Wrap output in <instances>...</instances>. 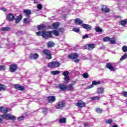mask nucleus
Here are the masks:
<instances>
[{
	"label": "nucleus",
	"instance_id": "nucleus-1",
	"mask_svg": "<svg viewBox=\"0 0 127 127\" xmlns=\"http://www.w3.org/2000/svg\"><path fill=\"white\" fill-rule=\"evenodd\" d=\"M0 112L3 114V115H0V124H2L3 120H7V121H15L16 120V117L7 113L9 112V109L3 106L0 107Z\"/></svg>",
	"mask_w": 127,
	"mask_h": 127
},
{
	"label": "nucleus",
	"instance_id": "nucleus-2",
	"mask_svg": "<svg viewBox=\"0 0 127 127\" xmlns=\"http://www.w3.org/2000/svg\"><path fill=\"white\" fill-rule=\"evenodd\" d=\"M37 36H42L44 39H49V38H53L54 34L55 36H59L60 34L59 31L54 30L53 31H47L46 30L39 31L36 33Z\"/></svg>",
	"mask_w": 127,
	"mask_h": 127
},
{
	"label": "nucleus",
	"instance_id": "nucleus-3",
	"mask_svg": "<svg viewBox=\"0 0 127 127\" xmlns=\"http://www.w3.org/2000/svg\"><path fill=\"white\" fill-rule=\"evenodd\" d=\"M60 65L61 64L58 61H54L49 63L48 64V67L52 69H54V68H58Z\"/></svg>",
	"mask_w": 127,
	"mask_h": 127
},
{
	"label": "nucleus",
	"instance_id": "nucleus-4",
	"mask_svg": "<svg viewBox=\"0 0 127 127\" xmlns=\"http://www.w3.org/2000/svg\"><path fill=\"white\" fill-rule=\"evenodd\" d=\"M42 53L45 56H46V59L48 60H50L52 58V54H51V50L45 49L42 51Z\"/></svg>",
	"mask_w": 127,
	"mask_h": 127
},
{
	"label": "nucleus",
	"instance_id": "nucleus-5",
	"mask_svg": "<svg viewBox=\"0 0 127 127\" xmlns=\"http://www.w3.org/2000/svg\"><path fill=\"white\" fill-rule=\"evenodd\" d=\"M69 74H70V72L68 71H64L62 73V75H63V76H64V80L67 83H69V81H70V77H69V76H68Z\"/></svg>",
	"mask_w": 127,
	"mask_h": 127
},
{
	"label": "nucleus",
	"instance_id": "nucleus-6",
	"mask_svg": "<svg viewBox=\"0 0 127 127\" xmlns=\"http://www.w3.org/2000/svg\"><path fill=\"white\" fill-rule=\"evenodd\" d=\"M95 47L96 46L95 45V44H87L83 47V48H84V49H86L87 50L91 51V50H93V49H94V48H95Z\"/></svg>",
	"mask_w": 127,
	"mask_h": 127
},
{
	"label": "nucleus",
	"instance_id": "nucleus-7",
	"mask_svg": "<svg viewBox=\"0 0 127 127\" xmlns=\"http://www.w3.org/2000/svg\"><path fill=\"white\" fill-rule=\"evenodd\" d=\"M59 25H60L59 22H55L51 25H49L48 26V28H49L50 29H58V28L59 27Z\"/></svg>",
	"mask_w": 127,
	"mask_h": 127
},
{
	"label": "nucleus",
	"instance_id": "nucleus-8",
	"mask_svg": "<svg viewBox=\"0 0 127 127\" xmlns=\"http://www.w3.org/2000/svg\"><path fill=\"white\" fill-rule=\"evenodd\" d=\"M65 106H66V104L64 103V101L62 100L61 102H59L57 103V105L56 106V109L62 110Z\"/></svg>",
	"mask_w": 127,
	"mask_h": 127
},
{
	"label": "nucleus",
	"instance_id": "nucleus-9",
	"mask_svg": "<svg viewBox=\"0 0 127 127\" xmlns=\"http://www.w3.org/2000/svg\"><path fill=\"white\" fill-rule=\"evenodd\" d=\"M13 87L14 88V89H15L16 90H17V91H24L25 90V87L24 86H22L19 84H14Z\"/></svg>",
	"mask_w": 127,
	"mask_h": 127
},
{
	"label": "nucleus",
	"instance_id": "nucleus-10",
	"mask_svg": "<svg viewBox=\"0 0 127 127\" xmlns=\"http://www.w3.org/2000/svg\"><path fill=\"white\" fill-rule=\"evenodd\" d=\"M17 69H18V67L17 66V64H11L9 67V71L10 72H14Z\"/></svg>",
	"mask_w": 127,
	"mask_h": 127
},
{
	"label": "nucleus",
	"instance_id": "nucleus-11",
	"mask_svg": "<svg viewBox=\"0 0 127 127\" xmlns=\"http://www.w3.org/2000/svg\"><path fill=\"white\" fill-rule=\"evenodd\" d=\"M15 17L14 14L10 13L6 16V19H7L8 21H13L15 19Z\"/></svg>",
	"mask_w": 127,
	"mask_h": 127
},
{
	"label": "nucleus",
	"instance_id": "nucleus-12",
	"mask_svg": "<svg viewBox=\"0 0 127 127\" xmlns=\"http://www.w3.org/2000/svg\"><path fill=\"white\" fill-rule=\"evenodd\" d=\"M48 103L50 104H52L56 101V97L54 96H49L47 97Z\"/></svg>",
	"mask_w": 127,
	"mask_h": 127
},
{
	"label": "nucleus",
	"instance_id": "nucleus-13",
	"mask_svg": "<svg viewBox=\"0 0 127 127\" xmlns=\"http://www.w3.org/2000/svg\"><path fill=\"white\" fill-rule=\"evenodd\" d=\"M79 57V55L77 53H72L68 56V58L69 59H71L72 60L74 59H77Z\"/></svg>",
	"mask_w": 127,
	"mask_h": 127
},
{
	"label": "nucleus",
	"instance_id": "nucleus-14",
	"mask_svg": "<svg viewBox=\"0 0 127 127\" xmlns=\"http://www.w3.org/2000/svg\"><path fill=\"white\" fill-rule=\"evenodd\" d=\"M39 58V55L37 53L31 54L29 55V58L31 60H37V59Z\"/></svg>",
	"mask_w": 127,
	"mask_h": 127
},
{
	"label": "nucleus",
	"instance_id": "nucleus-15",
	"mask_svg": "<svg viewBox=\"0 0 127 127\" xmlns=\"http://www.w3.org/2000/svg\"><path fill=\"white\" fill-rule=\"evenodd\" d=\"M76 106L79 108V109H82L86 106V103L82 100H79L76 103Z\"/></svg>",
	"mask_w": 127,
	"mask_h": 127
},
{
	"label": "nucleus",
	"instance_id": "nucleus-16",
	"mask_svg": "<svg viewBox=\"0 0 127 127\" xmlns=\"http://www.w3.org/2000/svg\"><path fill=\"white\" fill-rule=\"evenodd\" d=\"M100 84H101V81H93L92 84H91L90 86L87 87L86 88V89L89 90V89H91V88H93V87H94V85L96 86L97 85H100Z\"/></svg>",
	"mask_w": 127,
	"mask_h": 127
},
{
	"label": "nucleus",
	"instance_id": "nucleus-17",
	"mask_svg": "<svg viewBox=\"0 0 127 127\" xmlns=\"http://www.w3.org/2000/svg\"><path fill=\"white\" fill-rule=\"evenodd\" d=\"M74 22L76 23V25H80L82 26L83 25V20H81V19L77 18L75 19H74Z\"/></svg>",
	"mask_w": 127,
	"mask_h": 127
},
{
	"label": "nucleus",
	"instance_id": "nucleus-18",
	"mask_svg": "<svg viewBox=\"0 0 127 127\" xmlns=\"http://www.w3.org/2000/svg\"><path fill=\"white\" fill-rule=\"evenodd\" d=\"M48 48H53L55 46V43L53 41H50L47 43Z\"/></svg>",
	"mask_w": 127,
	"mask_h": 127
},
{
	"label": "nucleus",
	"instance_id": "nucleus-19",
	"mask_svg": "<svg viewBox=\"0 0 127 127\" xmlns=\"http://www.w3.org/2000/svg\"><path fill=\"white\" fill-rule=\"evenodd\" d=\"M106 67L108 68V69H109V70H111V71H115L116 69H115V67L113 66V65H112V63H109L106 64Z\"/></svg>",
	"mask_w": 127,
	"mask_h": 127
},
{
	"label": "nucleus",
	"instance_id": "nucleus-20",
	"mask_svg": "<svg viewBox=\"0 0 127 127\" xmlns=\"http://www.w3.org/2000/svg\"><path fill=\"white\" fill-rule=\"evenodd\" d=\"M81 26L87 30H91L92 29V26L87 24H82Z\"/></svg>",
	"mask_w": 127,
	"mask_h": 127
},
{
	"label": "nucleus",
	"instance_id": "nucleus-21",
	"mask_svg": "<svg viewBox=\"0 0 127 127\" xmlns=\"http://www.w3.org/2000/svg\"><path fill=\"white\" fill-rule=\"evenodd\" d=\"M101 10L103 12L108 13L110 11V9L108 8V6L103 5L102 6Z\"/></svg>",
	"mask_w": 127,
	"mask_h": 127
},
{
	"label": "nucleus",
	"instance_id": "nucleus-22",
	"mask_svg": "<svg viewBox=\"0 0 127 127\" xmlns=\"http://www.w3.org/2000/svg\"><path fill=\"white\" fill-rule=\"evenodd\" d=\"M14 19H15V23H17V24L19 23L21 19H22V15H19L18 16H17L16 18H15Z\"/></svg>",
	"mask_w": 127,
	"mask_h": 127
},
{
	"label": "nucleus",
	"instance_id": "nucleus-23",
	"mask_svg": "<svg viewBox=\"0 0 127 127\" xmlns=\"http://www.w3.org/2000/svg\"><path fill=\"white\" fill-rule=\"evenodd\" d=\"M38 30H43L46 28V26L44 24L38 25L37 26Z\"/></svg>",
	"mask_w": 127,
	"mask_h": 127
},
{
	"label": "nucleus",
	"instance_id": "nucleus-24",
	"mask_svg": "<svg viewBox=\"0 0 127 127\" xmlns=\"http://www.w3.org/2000/svg\"><path fill=\"white\" fill-rule=\"evenodd\" d=\"M66 91H74V87H73V85L69 84L67 86H66Z\"/></svg>",
	"mask_w": 127,
	"mask_h": 127
},
{
	"label": "nucleus",
	"instance_id": "nucleus-25",
	"mask_svg": "<svg viewBox=\"0 0 127 127\" xmlns=\"http://www.w3.org/2000/svg\"><path fill=\"white\" fill-rule=\"evenodd\" d=\"M23 12H24V13H25V14H26V15L27 16H29L30 14H31V10L24 9Z\"/></svg>",
	"mask_w": 127,
	"mask_h": 127
},
{
	"label": "nucleus",
	"instance_id": "nucleus-26",
	"mask_svg": "<svg viewBox=\"0 0 127 127\" xmlns=\"http://www.w3.org/2000/svg\"><path fill=\"white\" fill-rule=\"evenodd\" d=\"M97 93L98 95H100V94H103L104 93V88L103 87L98 88Z\"/></svg>",
	"mask_w": 127,
	"mask_h": 127
},
{
	"label": "nucleus",
	"instance_id": "nucleus-27",
	"mask_svg": "<svg viewBox=\"0 0 127 127\" xmlns=\"http://www.w3.org/2000/svg\"><path fill=\"white\" fill-rule=\"evenodd\" d=\"M59 88L62 91H65L66 90V85H65L64 84H60L59 85Z\"/></svg>",
	"mask_w": 127,
	"mask_h": 127
},
{
	"label": "nucleus",
	"instance_id": "nucleus-28",
	"mask_svg": "<svg viewBox=\"0 0 127 127\" xmlns=\"http://www.w3.org/2000/svg\"><path fill=\"white\" fill-rule=\"evenodd\" d=\"M30 17V16H28V18H24L23 21L24 23H25L26 24L30 23V19H29Z\"/></svg>",
	"mask_w": 127,
	"mask_h": 127
},
{
	"label": "nucleus",
	"instance_id": "nucleus-29",
	"mask_svg": "<svg viewBox=\"0 0 127 127\" xmlns=\"http://www.w3.org/2000/svg\"><path fill=\"white\" fill-rule=\"evenodd\" d=\"M6 89V86L5 85L0 84V92H1V91H4Z\"/></svg>",
	"mask_w": 127,
	"mask_h": 127
},
{
	"label": "nucleus",
	"instance_id": "nucleus-30",
	"mask_svg": "<svg viewBox=\"0 0 127 127\" xmlns=\"http://www.w3.org/2000/svg\"><path fill=\"white\" fill-rule=\"evenodd\" d=\"M127 23V19L122 20L121 21V24L122 26H126V25Z\"/></svg>",
	"mask_w": 127,
	"mask_h": 127
},
{
	"label": "nucleus",
	"instance_id": "nucleus-31",
	"mask_svg": "<svg viewBox=\"0 0 127 127\" xmlns=\"http://www.w3.org/2000/svg\"><path fill=\"white\" fill-rule=\"evenodd\" d=\"M102 39L103 41H104V42H109V41L111 40V38L109 37H106L103 38Z\"/></svg>",
	"mask_w": 127,
	"mask_h": 127
},
{
	"label": "nucleus",
	"instance_id": "nucleus-32",
	"mask_svg": "<svg viewBox=\"0 0 127 127\" xmlns=\"http://www.w3.org/2000/svg\"><path fill=\"white\" fill-rule=\"evenodd\" d=\"M127 53H126L122 57L120 58V61H123V60H125V59H127Z\"/></svg>",
	"mask_w": 127,
	"mask_h": 127
},
{
	"label": "nucleus",
	"instance_id": "nucleus-33",
	"mask_svg": "<svg viewBox=\"0 0 127 127\" xmlns=\"http://www.w3.org/2000/svg\"><path fill=\"white\" fill-rule=\"evenodd\" d=\"M96 113H97V114H102V113H103V109H101V108H96L95 110Z\"/></svg>",
	"mask_w": 127,
	"mask_h": 127
},
{
	"label": "nucleus",
	"instance_id": "nucleus-34",
	"mask_svg": "<svg viewBox=\"0 0 127 127\" xmlns=\"http://www.w3.org/2000/svg\"><path fill=\"white\" fill-rule=\"evenodd\" d=\"M59 122L61 124H65L66 123V118H63L60 119Z\"/></svg>",
	"mask_w": 127,
	"mask_h": 127
},
{
	"label": "nucleus",
	"instance_id": "nucleus-35",
	"mask_svg": "<svg viewBox=\"0 0 127 127\" xmlns=\"http://www.w3.org/2000/svg\"><path fill=\"white\" fill-rule=\"evenodd\" d=\"M95 30L96 32H99V33L103 32V29H101L100 27H96L95 28Z\"/></svg>",
	"mask_w": 127,
	"mask_h": 127
},
{
	"label": "nucleus",
	"instance_id": "nucleus-36",
	"mask_svg": "<svg viewBox=\"0 0 127 127\" xmlns=\"http://www.w3.org/2000/svg\"><path fill=\"white\" fill-rule=\"evenodd\" d=\"M60 73V71L59 70H56V71H52L51 74L52 75H58Z\"/></svg>",
	"mask_w": 127,
	"mask_h": 127
},
{
	"label": "nucleus",
	"instance_id": "nucleus-37",
	"mask_svg": "<svg viewBox=\"0 0 127 127\" xmlns=\"http://www.w3.org/2000/svg\"><path fill=\"white\" fill-rule=\"evenodd\" d=\"M1 30L2 31H9V30H10V28L7 27H2Z\"/></svg>",
	"mask_w": 127,
	"mask_h": 127
},
{
	"label": "nucleus",
	"instance_id": "nucleus-38",
	"mask_svg": "<svg viewBox=\"0 0 127 127\" xmlns=\"http://www.w3.org/2000/svg\"><path fill=\"white\" fill-rule=\"evenodd\" d=\"M6 69V67H5V65H0V71H4Z\"/></svg>",
	"mask_w": 127,
	"mask_h": 127
},
{
	"label": "nucleus",
	"instance_id": "nucleus-39",
	"mask_svg": "<svg viewBox=\"0 0 127 127\" xmlns=\"http://www.w3.org/2000/svg\"><path fill=\"white\" fill-rule=\"evenodd\" d=\"M100 99V97L99 96H94L92 97L91 98V100L92 101H96V100H98Z\"/></svg>",
	"mask_w": 127,
	"mask_h": 127
},
{
	"label": "nucleus",
	"instance_id": "nucleus-40",
	"mask_svg": "<svg viewBox=\"0 0 127 127\" xmlns=\"http://www.w3.org/2000/svg\"><path fill=\"white\" fill-rule=\"evenodd\" d=\"M82 76L83 78H84L85 79H87L89 77V74H88V73H84L82 74Z\"/></svg>",
	"mask_w": 127,
	"mask_h": 127
},
{
	"label": "nucleus",
	"instance_id": "nucleus-41",
	"mask_svg": "<svg viewBox=\"0 0 127 127\" xmlns=\"http://www.w3.org/2000/svg\"><path fill=\"white\" fill-rule=\"evenodd\" d=\"M112 39L113 40L110 39V40L109 41L111 44H115L116 40H115V38H113Z\"/></svg>",
	"mask_w": 127,
	"mask_h": 127
},
{
	"label": "nucleus",
	"instance_id": "nucleus-42",
	"mask_svg": "<svg viewBox=\"0 0 127 127\" xmlns=\"http://www.w3.org/2000/svg\"><path fill=\"white\" fill-rule=\"evenodd\" d=\"M113 123V120L112 119H108L107 121H106V124L110 125V124Z\"/></svg>",
	"mask_w": 127,
	"mask_h": 127
},
{
	"label": "nucleus",
	"instance_id": "nucleus-43",
	"mask_svg": "<svg viewBox=\"0 0 127 127\" xmlns=\"http://www.w3.org/2000/svg\"><path fill=\"white\" fill-rule=\"evenodd\" d=\"M72 31H74V32L78 33L79 31H80V29L77 28H73L72 29Z\"/></svg>",
	"mask_w": 127,
	"mask_h": 127
},
{
	"label": "nucleus",
	"instance_id": "nucleus-44",
	"mask_svg": "<svg viewBox=\"0 0 127 127\" xmlns=\"http://www.w3.org/2000/svg\"><path fill=\"white\" fill-rule=\"evenodd\" d=\"M122 50L124 52H127V46H124L122 48Z\"/></svg>",
	"mask_w": 127,
	"mask_h": 127
},
{
	"label": "nucleus",
	"instance_id": "nucleus-45",
	"mask_svg": "<svg viewBox=\"0 0 127 127\" xmlns=\"http://www.w3.org/2000/svg\"><path fill=\"white\" fill-rule=\"evenodd\" d=\"M18 121H19L20 122L21 121H23L24 120V116H21L17 118Z\"/></svg>",
	"mask_w": 127,
	"mask_h": 127
},
{
	"label": "nucleus",
	"instance_id": "nucleus-46",
	"mask_svg": "<svg viewBox=\"0 0 127 127\" xmlns=\"http://www.w3.org/2000/svg\"><path fill=\"white\" fill-rule=\"evenodd\" d=\"M38 9H42V5L41 4H38L37 5Z\"/></svg>",
	"mask_w": 127,
	"mask_h": 127
},
{
	"label": "nucleus",
	"instance_id": "nucleus-47",
	"mask_svg": "<svg viewBox=\"0 0 127 127\" xmlns=\"http://www.w3.org/2000/svg\"><path fill=\"white\" fill-rule=\"evenodd\" d=\"M59 32H62L63 33V32H64V28H59Z\"/></svg>",
	"mask_w": 127,
	"mask_h": 127
},
{
	"label": "nucleus",
	"instance_id": "nucleus-48",
	"mask_svg": "<svg viewBox=\"0 0 127 127\" xmlns=\"http://www.w3.org/2000/svg\"><path fill=\"white\" fill-rule=\"evenodd\" d=\"M47 111H48V109L43 108V111H42V113H43L44 114H45V113H46L47 112Z\"/></svg>",
	"mask_w": 127,
	"mask_h": 127
},
{
	"label": "nucleus",
	"instance_id": "nucleus-49",
	"mask_svg": "<svg viewBox=\"0 0 127 127\" xmlns=\"http://www.w3.org/2000/svg\"><path fill=\"white\" fill-rule=\"evenodd\" d=\"M85 38H89V35L85 34L82 37V39H85Z\"/></svg>",
	"mask_w": 127,
	"mask_h": 127
},
{
	"label": "nucleus",
	"instance_id": "nucleus-50",
	"mask_svg": "<svg viewBox=\"0 0 127 127\" xmlns=\"http://www.w3.org/2000/svg\"><path fill=\"white\" fill-rule=\"evenodd\" d=\"M17 34H22V31L19 30L16 32Z\"/></svg>",
	"mask_w": 127,
	"mask_h": 127
},
{
	"label": "nucleus",
	"instance_id": "nucleus-51",
	"mask_svg": "<svg viewBox=\"0 0 127 127\" xmlns=\"http://www.w3.org/2000/svg\"><path fill=\"white\" fill-rule=\"evenodd\" d=\"M123 95H124V97H127V92L125 91L124 92H123Z\"/></svg>",
	"mask_w": 127,
	"mask_h": 127
},
{
	"label": "nucleus",
	"instance_id": "nucleus-52",
	"mask_svg": "<svg viewBox=\"0 0 127 127\" xmlns=\"http://www.w3.org/2000/svg\"><path fill=\"white\" fill-rule=\"evenodd\" d=\"M79 62L80 60H79L78 59H76L74 60L75 63H79Z\"/></svg>",
	"mask_w": 127,
	"mask_h": 127
},
{
	"label": "nucleus",
	"instance_id": "nucleus-53",
	"mask_svg": "<svg viewBox=\"0 0 127 127\" xmlns=\"http://www.w3.org/2000/svg\"><path fill=\"white\" fill-rule=\"evenodd\" d=\"M1 10H2L4 12H5V11H6V9H5V8H4V7H2L1 8Z\"/></svg>",
	"mask_w": 127,
	"mask_h": 127
},
{
	"label": "nucleus",
	"instance_id": "nucleus-54",
	"mask_svg": "<svg viewBox=\"0 0 127 127\" xmlns=\"http://www.w3.org/2000/svg\"><path fill=\"white\" fill-rule=\"evenodd\" d=\"M89 126V124H87V123H85L84 124V127H87Z\"/></svg>",
	"mask_w": 127,
	"mask_h": 127
},
{
	"label": "nucleus",
	"instance_id": "nucleus-55",
	"mask_svg": "<svg viewBox=\"0 0 127 127\" xmlns=\"http://www.w3.org/2000/svg\"><path fill=\"white\" fill-rule=\"evenodd\" d=\"M112 127H118V125H113Z\"/></svg>",
	"mask_w": 127,
	"mask_h": 127
},
{
	"label": "nucleus",
	"instance_id": "nucleus-56",
	"mask_svg": "<svg viewBox=\"0 0 127 127\" xmlns=\"http://www.w3.org/2000/svg\"><path fill=\"white\" fill-rule=\"evenodd\" d=\"M66 15H66V14L64 15V18H66Z\"/></svg>",
	"mask_w": 127,
	"mask_h": 127
}]
</instances>
